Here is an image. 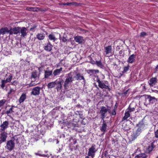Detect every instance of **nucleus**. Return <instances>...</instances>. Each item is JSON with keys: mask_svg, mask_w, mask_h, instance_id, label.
Returning a JSON list of instances; mask_svg holds the SVG:
<instances>
[{"mask_svg": "<svg viewBox=\"0 0 158 158\" xmlns=\"http://www.w3.org/2000/svg\"><path fill=\"white\" fill-rule=\"evenodd\" d=\"M74 39L76 42L79 44H81L83 43L84 40L83 37L81 36H77L74 37Z\"/></svg>", "mask_w": 158, "mask_h": 158, "instance_id": "dca6fc26", "label": "nucleus"}, {"mask_svg": "<svg viewBox=\"0 0 158 158\" xmlns=\"http://www.w3.org/2000/svg\"><path fill=\"white\" fill-rule=\"evenodd\" d=\"M38 152L37 153H35V154L36 155H37V156H43V157H47L48 156H48V154H42L40 153H39V152Z\"/></svg>", "mask_w": 158, "mask_h": 158, "instance_id": "4c0bfd02", "label": "nucleus"}, {"mask_svg": "<svg viewBox=\"0 0 158 158\" xmlns=\"http://www.w3.org/2000/svg\"><path fill=\"white\" fill-rule=\"evenodd\" d=\"M89 57L90 60L89 62L92 64H95L96 62L92 59V57L90 56H89Z\"/></svg>", "mask_w": 158, "mask_h": 158, "instance_id": "a18cd8bd", "label": "nucleus"}, {"mask_svg": "<svg viewBox=\"0 0 158 158\" xmlns=\"http://www.w3.org/2000/svg\"><path fill=\"white\" fill-rule=\"evenodd\" d=\"M70 125L71 126H72L73 127H74L75 126L76 124L73 123H71L70 124Z\"/></svg>", "mask_w": 158, "mask_h": 158, "instance_id": "052dcab7", "label": "nucleus"}, {"mask_svg": "<svg viewBox=\"0 0 158 158\" xmlns=\"http://www.w3.org/2000/svg\"><path fill=\"white\" fill-rule=\"evenodd\" d=\"M146 98L148 100L150 104H153L155 103L157 101V99L154 97L151 96L150 95H145Z\"/></svg>", "mask_w": 158, "mask_h": 158, "instance_id": "6e6552de", "label": "nucleus"}, {"mask_svg": "<svg viewBox=\"0 0 158 158\" xmlns=\"http://www.w3.org/2000/svg\"><path fill=\"white\" fill-rule=\"evenodd\" d=\"M55 81L49 83L47 85L48 89H51L54 87L55 86Z\"/></svg>", "mask_w": 158, "mask_h": 158, "instance_id": "2f4dec72", "label": "nucleus"}, {"mask_svg": "<svg viewBox=\"0 0 158 158\" xmlns=\"http://www.w3.org/2000/svg\"><path fill=\"white\" fill-rule=\"evenodd\" d=\"M79 30L81 31H82L83 32V33H85L87 31V30H85V29H83L81 28H80L79 29Z\"/></svg>", "mask_w": 158, "mask_h": 158, "instance_id": "6e6d98bb", "label": "nucleus"}, {"mask_svg": "<svg viewBox=\"0 0 158 158\" xmlns=\"http://www.w3.org/2000/svg\"><path fill=\"white\" fill-rule=\"evenodd\" d=\"M156 146L154 145V143H152L150 145L148 146L147 149L146 151L148 153H149Z\"/></svg>", "mask_w": 158, "mask_h": 158, "instance_id": "5701e85b", "label": "nucleus"}, {"mask_svg": "<svg viewBox=\"0 0 158 158\" xmlns=\"http://www.w3.org/2000/svg\"><path fill=\"white\" fill-rule=\"evenodd\" d=\"M82 106L80 105V104H78V105H77L76 106V107H82Z\"/></svg>", "mask_w": 158, "mask_h": 158, "instance_id": "69168bd1", "label": "nucleus"}, {"mask_svg": "<svg viewBox=\"0 0 158 158\" xmlns=\"http://www.w3.org/2000/svg\"><path fill=\"white\" fill-rule=\"evenodd\" d=\"M15 91L12 89H10L8 93V95L12 93H14Z\"/></svg>", "mask_w": 158, "mask_h": 158, "instance_id": "603ef678", "label": "nucleus"}, {"mask_svg": "<svg viewBox=\"0 0 158 158\" xmlns=\"http://www.w3.org/2000/svg\"><path fill=\"white\" fill-rule=\"evenodd\" d=\"M89 156L88 155V156H86L85 158H93L94 157H89Z\"/></svg>", "mask_w": 158, "mask_h": 158, "instance_id": "0e129e2a", "label": "nucleus"}, {"mask_svg": "<svg viewBox=\"0 0 158 158\" xmlns=\"http://www.w3.org/2000/svg\"><path fill=\"white\" fill-rule=\"evenodd\" d=\"M73 80L71 73H70L66 75V79L64 81L63 85L64 88L65 89H68L69 87V85L71 84Z\"/></svg>", "mask_w": 158, "mask_h": 158, "instance_id": "f257e3e1", "label": "nucleus"}, {"mask_svg": "<svg viewBox=\"0 0 158 158\" xmlns=\"http://www.w3.org/2000/svg\"><path fill=\"white\" fill-rule=\"evenodd\" d=\"M53 46L48 41V43L45 44L44 46V49L46 51L48 52H50L52 49Z\"/></svg>", "mask_w": 158, "mask_h": 158, "instance_id": "6ab92c4d", "label": "nucleus"}, {"mask_svg": "<svg viewBox=\"0 0 158 158\" xmlns=\"http://www.w3.org/2000/svg\"><path fill=\"white\" fill-rule=\"evenodd\" d=\"M129 65H128L127 66H125L123 68V73H126L129 70Z\"/></svg>", "mask_w": 158, "mask_h": 158, "instance_id": "79ce46f5", "label": "nucleus"}, {"mask_svg": "<svg viewBox=\"0 0 158 158\" xmlns=\"http://www.w3.org/2000/svg\"><path fill=\"white\" fill-rule=\"evenodd\" d=\"M44 78H48V77L52 75V71H51L44 70Z\"/></svg>", "mask_w": 158, "mask_h": 158, "instance_id": "393cba45", "label": "nucleus"}, {"mask_svg": "<svg viewBox=\"0 0 158 158\" xmlns=\"http://www.w3.org/2000/svg\"><path fill=\"white\" fill-rule=\"evenodd\" d=\"M7 83L5 80H2L1 81V86L2 89H4L5 86V84Z\"/></svg>", "mask_w": 158, "mask_h": 158, "instance_id": "ea45409f", "label": "nucleus"}, {"mask_svg": "<svg viewBox=\"0 0 158 158\" xmlns=\"http://www.w3.org/2000/svg\"><path fill=\"white\" fill-rule=\"evenodd\" d=\"M19 27H11L9 31V35H13V34L17 35L19 34Z\"/></svg>", "mask_w": 158, "mask_h": 158, "instance_id": "9d476101", "label": "nucleus"}, {"mask_svg": "<svg viewBox=\"0 0 158 158\" xmlns=\"http://www.w3.org/2000/svg\"><path fill=\"white\" fill-rule=\"evenodd\" d=\"M132 105V104H130L128 108L127 109L128 110H129V112H130L134 111L135 110V108L136 107V105H135L134 107H133Z\"/></svg>", "mask_w": 158, "mask_h": 158, "instance_id": "7c9ffc66", "label": "nucleus"}, {"mask_svg": "<svg viewBox=\"0 0 158 158\" xmlns=\"http://www.w3.org/2000/svg\"><path fill=\"white\" fill-rule=\"evenodd\" d=\"M97 81L98 83V86L101 89L105 88V89H107L109 91L111 90L110 86L108 85V81H105L103 80L101 81L98 77H97Z\"/></svg>", "mask_w": 158, "mask_h": 158, "instance_id": "f03ea898", "label": "nucleus"}, {"mask_svg": "<svg viewBox=\"0 0 158 158\" xmlns=\"http://www.w3.org/2000/svg\"><path fill=\"white\" fill-rule=\"evenodd\" d=\"M119 54L121 56V55H123V52L122 50H120L119 52Z\"/></svg>", "mask_w": 158, "mask_h": 158, "instance_id": "bf43d9fd", "label": "nucleus"}, {"mask_svg": "<svg viewBox=\"0 0 158 158\" xmlns=\"http://www.w3.org/2000/svg\"><path fill=\"white\" fill-rule=\"evenodd\" d=\"M141 132L137 130L134 131L131 135V141H133L137 137L140 135Z\"/></svg>", "mask_w": 158, "mask_h": 158, "instance_id": "f3484780", "label": "nucleus"}, {"mask_svg": "<svg viewBox=\"0 0 158 158\" xmlns=\"http://www.w3.org/2000/svg\"><path fill=\"white\" fill-rule=\"evenodd\" d=\"M12 77H13L12 75H10L9 76V77L6 79L5 81H6L7 82H10L12 79Z\"/></svg>", "mask_w": 158, "mask_h": 158, "instance_id": "37998d69", "label": "nucleus"}, {"mask_svg": "<svg viewBox=\"0 0 158 158\" xmlns=\"http://www.w3.org/2000/svg\"><path fill=\"white\" fill-rule=\"evenodd\" d=\"M105 51L104 52L105 53V54L107 55L110 53H111L112 51V47L111 45L108 46L107 47L105 48Z\"/></svg>", "mask_w": 158, "mask_h": 158, "instance_id": "4be33fe9", "label": "nucleus"}, {"mask_svg": "<svg viewBox=\"0 0 158 158\" xmlns=\"http://www.w3.org/2000/svg\"><path fill=\"white\" fill-rule=\"evenodd\" d=\"M15 147V143L10 139L7 141L5 148L8 151H11L14 149Z\"/></svg>", "mask_w": 158, "mask_h": 158, "instance_id": "423d86ee", "label": "nucleus"}, {"mask_svg": "<svg viewBox=\"0 0 158 158\" xmlns=\"http://www.w3.org/2000/svg\"><path fill=\"white\" fill-rule=\"evenodd\" d=\"M11 106L12 107H11L9 110H7L6 112V114H7L8 115H9L10 114H11L14 112V111L13 110V107H15L13 106Z\"/></svg>", "mask_w": 158, "mask_h": 158, "instance_id": "f704fd0d", "label": "nucleus"}, {"mask_svg": "<svg viewBox=\"0 0 158 158\" xmlns=\"http://www.w3.org/2000/svg\"><path fill=\"white\" fill-rule=\"evenodd\" d=\"M143 120L144 119H142L141 121H140L139 123L136 125V127H138L137 130L140 131V132H141L142 130L143 129L145 125L143 122Z\"/></svg>", "mask_w": 158, "mask_h": 158, "instance_id": "ddd939ff", "label": "nucleus"}, {"mask_svg": "<svg viewBox=\"0 0 158 158\" xmlns=\"http://www.w3.org/2000/svg\"><path fill=\"white\" fill-rule=\"evenodd\" d=\"M108 112L110 113L111 111L104 106H102L101 107L99 113L100 115V118L102 120H105V118L107 115Z\"/></svg>", "mask_w": 158, "mask_h": 158, "instance_id": "7ed1b4c3", "label": "nucleus"}, {"mask_svg": "<svg viewBox=\"0 0 158 158\" xmlns=\"http://www.w3.org/2000/svg\"><path fill=\"white\" fill-rule=\"evenodd\" d=\"M158 70V64L156 66V67L155 68V71H157Z\"/></svg>", "mask_w": 158, "mask_h": 158, "instance_id": "e2e57ef3", "label": "nucleus"}, {"mask_svg": "<svg viewBox=\"0 0 158 158\" xmlns=\"http://www.w3.org/2000/svg\"><path fill=\"white\" fill-rule=\"evenodd\" d=\"M7 33L9 34V31L7 27H3L0 29V35H3Z\"/></svg>", "mask_w": 158, "mask_h": 158, "instance_id": "a211bd4d", "label": "nucleus"}, {"mask_svg": "<svg viewBox=\"0 0 158 158\" xmlns=\"http://www.w3.org/2000/svg\"><path fill=\"white\" fill-rule=\"evenodd\" d=\"M79 115L80 118L81 119H83L84 117V115L82 113V112L81 111H80L79 112Z\"/></svg>", "mask_w": 158, "mask_h": 158, "instance_id": "8fccbe9b", "label": "nucleus"}, {"mask_svg": "<svg viewBox=\"0 0 158 158\" xmlns=\"http://www.w3.org/2000/svg\"><path fill=\"white\" fill-rule=\"evenodd\" d=\"M38 8H35L34 7H27L26 8V10H28V11H33L34 12H36L37 11V9Z\"/></svg>", "mask_w": 158, "mask_h": 158, "instance_id": "473e14b6", "label": "nucleus"}, {"mask_svg": "<svg viewBox=\"0 0 158 158\" xmlns=\"http://www.w3.org/2000/svg\"><path fill=\"white\" fill-rule=\"evenodd\" d=\"M40 74H38L36 70H35L31 73V78H34L35 79L36 78H39Z\"/></svg>", "mask_w": 158, "mask_h": 158, "instance_id": "b1692460", "label": "nucleus"}, {"mask_svg": "<svg viewBox=\"0 0 158 158\" xmlns=\"http://www.w3.org/2000/svg\"><path fill=\"white\" fill-rule=\"evenodd\" d=\"M136 55L133 54L130 55L127 60V62L129 63H132L135 61Z\"/></svg>", "mask_w": 158, "mask_h": 158, "instance_id": "412c9836", "label": "nucleus"}, {"mask_svg": "<svg viewBox=\"0 0 158 158\" xmlns=\"http://www.w3.org/2000/svg\"><path fill=\"white\" fill-rule=\"evenodd\" d=\"M62 69L63 68L61 67L60 69H56L55 70L53 73L54 76H56L59 75L62 71Z\"/></svg>", "mask_w": 158, "mask_h": 158, "instance_id": "bb28decb", "label": "nucleus"}, {"mask_svg": "<svg viewBox=\"0 0 158 158\" xmlns=\"http://www.w3.org/2000/svg\"><path fill=\"white\" fill-rule=\"evenodd\" d=\"M95 86V87L97 88H98V86L96 85V83H94L93 84Z\"/></svg>", "mask_w": 158, "mask_h": 158, "instance_id": "680f3d73", "label": "nucleus"}, {"mask_svg": "<svg viewBox=\"0 0 158 158\" xmlns=\"http://www.w3.org/2000/svg\"><path fill=\"white\" fill-rule=\"evenodd\" d=\"M77 3L76 2H67L66 3H62L61 5H66L67 6H70L71 5H73L76 6Z\"/></svg>", "mask_w": 158, "mask_h": 158, "instance_id": "c9c22d12", "label": "nucleus"}, {"mask_svg": "<svg viewBox=\"0 0 158 158\" xmlns=\"http://www.w3.org/2000/svg\"><path fill=\"white\" fill-rule=\"evenodd\" d=\"M94 72H95V73H98L99 71L98 70H95Z\"/></svg>", "mask_w": 158, "mask_h": 158, "instance_id": "338daca9", "label": "nucleus"}, {"mask_svg": "<svg viewBox=\"0 0 158 158\" xmlns=\"http://www.w3.org/2000/svg\"><path fill=\"white\" fill-rule=\"evenodd\" d=\"M41 88L39 87H36L33 88L32 90L31 94L34 95H38L40 94V91Z\"/></svg>", "mask_w": 158, "mask_h": 158, "instance_id": "f8f14e48", "label": "nucleus"}, {"mask_svg": "<svg viewBox=\"0 0 158 158\" xmlns=\"http://www.w3.org/2000/svg\"><path fill=\"white\" fill-rule=\"evenodd\" d=\"M26 98V95L25 94H23L20 97L19 102L20 103L23 102Z\"/></svg>", "mask_w": 158, "mask_h": 158, "instance_id": "c756f323", "label": "nucleus"}, {"mask_svg": "<svg viewBox=\"0 0 158 158\" xmlns=\"http://www.w3.org/2000/svg\"><path fill=\"white\" fill-rule=\"evenodd\" d=\"M83 120L81 121V123L83 125H85L87 123V121L85 118H83Z\"/></svg>", "mask_w": 158, "mask_h": 158, "instance_id": "49530a36", "label": "nucleus"}, {"mask_svg": "<svg viewBox=\"0 0 158 158\" xmlns=\"http://www.w3.org/2000/svg\"><path fill=\"white\" fill-rule=\"evenodd\" d=\"M11 140H13V142H15V141L17 143H19L18 139L16 135H15L12 137L11 138Z\"/></svg>", "mask_w": 158, "mask_h": 158, "instance_id": "e433bc0d", "label": "nucleus"}, {"mask_svg": "<svg viewBox=\"0 0 158 158\" xmlns=\"http://www.w3.org/2000/svg\"><path fill=\"white\" fill-rule=\"evenodd\" d=\"M48 38L49 39L51 40H53L54 42L56 39L55 36L53 34H51L48 36Z\"/></svg>", "mask_w": 158, "mask_h": 158, "instance_id": "72a5a7b5", "label": "nucleus"}, {"mask_svg": "<svg viewBox=\"0 0 158 158\" xmlns=\"http://www.w3.org/2000/svg\"><path fill=\"white\" fill-rule=\"evenodd\" d=\"M97 150L96 149V145L93 144L92 145L91 147L89 149L88 154L90 157H94L95 156V153L97 151Z\"/></svg>", "mask_w": 158, "mask_h": 158, "instance_id": "39448f33", "label": "nucleus"}, {"mask_svg": "<svg viewBox=\"0 0 158 158\" xmlns=\"http://www.w3.org/2000/svg\"><path fill=\"white\" fill-rule=\"evenodd\" d=\"M9 123L8 121H5L2 123L0 125V130L2 131H4L8 127Z\"/></svg>", "mask_w": 158, "mask_h": 158, "instance_id": "4468645a", "label": "nucleus"}, {"mask_svg": "<svg viewBox=\"0 0 158 158\" xmlns=\"http://www.w3.org/2000/svg\"><path fill=\"white\" fill-rule=\"evenodd\" d=\"M56 89L57 91L60 90L62 88V84L64 82V80L62 78H60L56 79L55 81Z\"/></svg>", "mask_w": 158, "mask_h": 158, "instance_id": "0eeeda50", "label": "nucleus"}, {"mask_svg": "<svg viewBox=\"0 0 158 158\" xmlns=\"http://www.w3.org/2000/svg\"><path fill=\"white\" fill-rule=\"evenodd\" d=\"M60 39L64 42H65L67 41L68 40L66 38V37H64L63 36V37H60Z\"/></svg>", "mask_w": 158, "mask_h": 158, "instance_id": "a19ab883", "label": "nucleus"}, {"mask_svg": "<svg viewBox=\"0 0 158 158\" xmlns=\"http://www.w3.org/2000/svg\"><path fill=\"white\" fill-rule=\"evenodd\" d=\"M11 84H12V85H16L17 84V82L15 81L11 82Z\"/></svg>", "mask_w": 158, "mask_h": 158, "instance_id": "13d9d810", "label": "nucleus"}, {"mask_svg": "<svg viewBox=\"0 0 158 158\" xmlns=\"http://www.w3.org/2000/svg\"><path fill=\"white\" fill-rule=\"evenodd\" d=\"M130 112H129V110H125V116L122 118V121H123L126 120L130 116Z\"/></svg>", "mask_w": 158, "mask_h": 158, "instance_id": "a878e982", "label": "nucleus"}, {"mask_svg": "<svg viewBox=\"0 0 158 158\" xmlns=\"http://www.w3.org/2000/svg\"><path fill=\"white\" fill-rule=\"evenodd\" d=\"M148 156L145 153H141L137 155L135 158H147Z\"/></svg>", "mask_w": 158, "mask_h": 158, "instance_id": "cd10ccee", "label": "nucleus"}, {"mask_svg": "<svg viewBox=\"0 0 158 158\" xmlns=\"http://www.w3.org/2000/svg\"><path fill=\"white\" fill-rule=\"evenodd\" d=\"M129 89H128L127 90H126L125 91L123 92L122 93V94L123 95H127L128 94V91H129Z\"/></svg>", "mask_w": 158, "mask_h": 158, "instance_id": "864d4df0", "label": "nucleus"}, {"mask_svg": "<svg viewBox=\"0 0 158 158\" xmlns=\"http://www.w3.org/2000/svg\"><path fill=\"white\" fill-rule=\"evenodd\" d=\"M74 78L77 81L82 80H83V83L84 84H85V80L82 75L80 73H77L76 75L74 76Z\"/></svg>", "mask_w": 158, "mask_h": 158, "instance_id": "9b49d317", "label": "nucleus"}, {"mask_svg": "<svg viewBox=\"0 0 158 158\" xmlns=\"http://www.w3.org/2000/svg\"><path fill=\"white\" fill-rule=\"evenodd\" d=\"M116 109H114L112 111V112L110 114L111 115H114L115 116L116 114Z\"/></svg>", "mask_w": 158, "mask_h": 158, "instance_id": "09e8293b", "label": "nucleus"}, {"mask_svg": "<svg viewBox=\"0 0 158 158\" xmlns=\"http://www.w3.org/2000/svg\"><path fill=\"white\" fill-rule=\"evenodd\" d=\"M147 35V34L145 32H142L141 33L140 37H144L145 36Z\"/></svg>", "mask_w": 158, "mask_h": 158, "instance_id": "de8ad7c7", "label": "nucleus"}, {"mask_svg": "<svg viewBox=\"0 0 158 158\" xmlns=\"http://www.w3.org/2000/svg\"><path fill=\"white\" fill-rule=\"evenodd\" d=\"M155 137L156 138H158V129H157L155 132Z\"/></svg>", "mask_w": 158, "mask_h": 158, "instance_id": "5fc2aeb1", "label": "nucleus"}, {"mask_svg": "<svg viewBox=\"0 0 158 158\" xmlns=\"http://www.w3.org/2000/svg\"><path fill=\"white\" fill-rule=\"evenodd\" d=\"M33 82L32 81H31V82L29 84V87H31L33 86H34L36 85V84H35V83H32V82Z\"/></svg>", "mask_w": 158, "mask_h": 158, "instance_id": "4d7b16f0", "label": "nucleus"}, {"mask_svg": "<svg viewBox=\"0 0 158 158\" xmlns=\"http://www.w3.org/2000/svg\"><path fill=\"white\" fill-rule=\"evenodd\" d=\"M59 142V141L58 140H56V143H58Z\"/></svg>", "mask_w": 158, "mask_h": 158, "instance_id": "774afa93", "label": "nucleus"}, {"mask_svg": "<svg viewBox=\"0 0 158 158\" xmlns=\"http://www.w3.org/2000/svg\"><path fill=\"white\" fill-rule=\"evenodd\" d=\"M157 82V78L156 77H152L150 79L148 83L150 86H153L156 85Z\"/></svg>", "mask_w": 158, "mask_h": 158, "instance_id": "aec40b11", "label": "nucleus"}, {"mask_svg": "<svg viewBox=\"0 0 158 158\" xmlns=\"http://www.w3.org/2000/svg\"><path fill=\"white\" fill-rule=\"evenodd\" d=\"M6 102L5 99H3L0 101V107L2 106Z\"/></svg>", "mask_w": 158, "mask_h": 158, "instance_id": "c03bdc74", "label": "nucleus"}, {"mask_svg": "<svg viewBox=\"0 0 158 158\" xmlns=\"http://www.w3.org/2000/svg\"><path fill=\"white\" fill-rule=\"evenodd\" d=\"M96 64L98 66L100 67L101 68H103L104 67L103 65L102 64L100 61H96Z\"/></svg>", "mask_w": 158, "mask_h": 158, "instance_id": "58836bf2", "label": "nucleus"}, {"mask_svg": "<svg viewBox=\"0 0 158 158\" xmlns=\"http://www.w3.org/2000/svg\"><path fill=\"white\" fill-rule=\"evenodd\" d=\"M109 118V117L107 116L106 117V119L102 120L103 123L100 127V130L102 132H103V134L105 133L107 127V124L109 123L111 120V118L108 119Z\"/></svg>", "mask_w": 158, "mask_h": 158, "instance_id": "20e7f679", "label": "nucleus"}, {"mask_svg": "<svg viewBox=\"0 0 158 158\" xmlns=\"http://www.w3.org/2000/svg\"><path fill=\"white\" fill-rule=\"evenodd\" d=\"M94 71L95 70L94 69H89L87 70V72L88 73H91L92 74H94Z\"/></svg>", "mask_w": 158, "mask_h": 158, "instance_id": "3c124183", "label": "nucleus"}, {"mask_svg": "<svg viewBox=\"0 0 158 158\" xmlns=\"http://www.w3.org/2000/svg\"><path fill=\"white\" fill-rule=\"evenodd\" d=\"M19 28V34L21 33V36L23 37H24L27 35L26 31H27V29L25 27H20Z\"/></svg>", "mask_w": 158, "mask_h": 158, "instance_id": "2eb2a0df", "label": "nucleus"}, {"mask_svg": "<svg viewBox=\"0 0 158 158\" xmlns=\"http://www.w3.org/2000/svg\"><path fill=\"white\" fill-rule=\"evenodd\" d=\"M7 134L5 131H1L0 133V143L6 141Z\"/></svg>", "mask_w": 158, "mask_h": 158, "instance_id": "1a4fd4ad", "label": "nucleus"}, {"mask_svg": "<svg viewBox=\"0 0 158 158\" xmlns=\"http://www.w3.org/2000/svg\"><path fill=\"white\" fill-rule=\"evenodd\" d=\"M45 37V35L44 34L39 33L36 35V38L40 40H43Z\"/></svg>", "mask_w": 158, "mask_h": 158, "instance_id": "c85d7f7f", "label": "nucleus"}]
</instances>
